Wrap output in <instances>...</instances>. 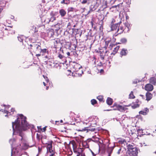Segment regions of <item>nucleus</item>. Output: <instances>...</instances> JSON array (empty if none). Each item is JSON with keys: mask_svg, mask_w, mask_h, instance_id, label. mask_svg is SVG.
<instances>
[{"mask_svg": "<svg viewBox=\"0 0 156 156\" xmlns=\"http://www.w3.org/2000/svg\"><path fill=\"white\" fill-rule=\"evenodd\" d=\"M14 125H16V131H17V133H19V136L21 137V140L22 141L23 138L21 132L23 130H26V127L28 126V124L26 121V117L22 114H20L19 117L17 118L16 120L14 122H12V126L14 133L15 130Z\"/></svg>", "mask_w": 156, "mask_h": 156, "instance_id": "obj_1", "label": "nucleus"}, {"mask_svg": "<svg viewBox=\"0 0 156 156\" xmlns=\"http://www.w3.org/2000/svg\"><path fill=\"white\" fill-rule=\"evenodd\" d=\"M53 141L51 140L49 141L48 143L45 142L44 144H46L47 153L46 156H55V151L54 149H53L52 144Z\"/></svg>", "mask_w": 156, "mask_h": 156, "instance_id": "obj_2", "label": "nucleus"}, {"mask_svg": "<svg viewBox=\"0 0 156 156\" xmlns=\"http://www.w3.org/2000/svg\"><path fill=\"white\" fill-rule=\"evenodd\" d=\"M41 44L40 43L39 44L36 43H32L29 46H30V49L32 50L33 52L35 53H38L40 52L41 48Z\"/></svg>", "mask_w": 156, "mask_h": 156, "instance_id": "obj_3", "label": "nucleus"}, {"mask_svg": "<svg viewBox=\"0 0 156 156\" xmlns=\"http://www.w3.org/2000/svg\"><path fill=\"white\" fill-rule=\"evenodd\" d=\"M73 146V151L76 154H81L83 153L84 149L83 148L77 147L76 143L74 141L72 142L71 144Z\"/></svg>", "mask_w": 156, "mask_h": 156, "instance_id": "obj_4", "label": "nucleus"}, {"mask_svg": "<svg viewBox=\"0 0 156 156\" xmlns=\"http://www.w3.org/2000/svg\"><path fill=\"white\" fill-rule=\"evenodd\" d=\"M87 124L86 123H84L83 122H80L77 126L79 128L76 129L79 131H82L86 130V128L88 127V126H86Z\"/></svg>", "mask_w": 156, "mask_h": 156, "instance_id": "obj_5", "label": "nucleus"}, {"mask_svg": "<svg viewBox=\"0 0 156 156\" xmlns=\"http://www.w3.org/2000/svg\"><path fill=\"white\" fill-rule=\"evenodd\" d=\"M97 52L99 53L100 54L99 55L101 57V58L103 60L104 59V58L105 56H108V54H107V53H109V51L107 50H105V51H104L102 49H101L100 51H98Z\"/></svg>", "mask_w": 156, "mask_h": 156, "instance_id": "obj_6", "label": "nucleus"}, {"mask_svg": "<svg viewBox=\"0 0 156 156\" xmlns=\"http://www.w3.org/2000/svg\"><path fill=\"white\" fill-rule=\"evenodd\" d=\"M128 106L124 105L122 106L118 104V105L117 106V110L121 112H124L125 111L128 109L126 108Z\"/></svg>", "mask_w": 156, "mask_h": 156, "instance_id": "obj_7", "label": "nucleus"}, {"mask_svg": "<svg viewBox=\"0 0 156 156\" xmlns=\"http://www.w3.org/2000/svg\"><path fill=\"white\" fill-rule=\"evenodd\" d=\"M129 155L130 156H137L138 151L136 148H133L130 150Z\"/></svg>", "mask_w": 156, "mask_h": 156, "instance_id": "obj_8", "label": "nucleus"}, {"mask_svg": "<svg viewBox=\"0 0 156 156\" xmlns=\"http://www.w3.org/2000/svg\"><path fill=\"white\" fill-rule=\"evenodd\" d=\"M52 42L54 44L53 48H57L58 45L60 43V40L58 38L52 40Z\"/></svg>", "mask_w": 156, "mask_h": 156, "instance_id": "obj_9", "label": "nucleus"}, {"mask_svg": "<svg viewBox=\"0 0 156 156\" xmlns=\"http://www.w3.org/2000/svg\"><path fill=\"white\" fill-rule=\"evenodd\" d=\"M153 89V86L150 83L147 84L145 86V89L147 91H151Z\"/></svg>", "mask_w": 156, "mask_h": 156, "instance_id": "obj_10", "label": "nucleus"}, {"mask_svg": "<svg viewBox=\"0 0 156 156\" xmlns=\"http://www.w3.org/2000/svg\"><path fill=\"white\" fill-rule=\"evenodd\" d=\"M115 147V145L112 146H110V144L108 145L107 150V152L108 153L109 156H110L111 155L114 149V148Z\"/></svg>", "mask_w": 156, "mask_h": 156, "instance_id": "obj_11", "label": "nucleus"}, {"mask_svg": "<svg viewBox=\"0 0 156 156\" xmlns=\"http://www.w3.org/2000/svg\"><path fill=\"white\" fill-rule=\"evenodd\" d=\"M0 111H2V112H3V111H4V112L5 113H6V115H5V116H8V115L9 113L11 115H12L13 114L14 112L16 113V111L14 108H12L11 109V112H9L8 111L3 109H1Z\"/></svg>", "mask_w": 156, "mask_h": 156, "instance_id": "obj_12", "label": "nucleus"}, {"mask_svg": "<svg viewBox=\"0 0 156 156\" xmlns=\"http://www.w3.org/2000/svg\"><path fill=\"white\" fill-rule=\"evenodd\" d=\"M126 29V28L125 27L124 28V27L123 26H119L118 27V28L117 29V34L115 35L116 36L117 35L119 34H120L122 33L123 31H124Z\"/></svg>", "mask_w": 156, "mask_h": 156, "instance_id": "obj_13", "label": "nucleus"}, {"mask_svg": "<svg viewBox=\"0 0 156 156\" xmlns=\"http://www.w3.org/2000/svg\"><path fill=\"white\" fill-rule=\"evenodd\" d=\"M47 33L48 36L50 37H53L55 34L54 30L52 29H49L48 30Z\"/></svg>", "mask_w": 156, "mask_h": 156, "instance_id": "obj_14", "label": "nucleus"}, {"mask_svg": "<svg viewBox=\"0 0 156 156\" xmlns=\"http://www.w3.org/2000/svg\"><path fill=\"white\" fill-rule=\"evenodd\" d=\"M105 41V45L103 48L105 49V50H107V48L108 46V44L112 42L111 40L110 39H107Z\"/></svg>", "mask_w": 156, "mask_h": 156, "instance_id": "obj_15", "label": "nucleus"}, {"mask_svg": "<svg viewBox=\"0 0 156 156\" xmlns=\"http://www.w3.org/2000/svg\"><path fill=\"white\" fill-rule=\"evenodd\" d=\"M120 23H117L115 24H111V30L112 31H113L116 30L119 26Z\"/></svg>", "mask_w": 156, "mask_h": 156, "instance_id": "obj_16", "label": "nucleus"}, {"mask_svg": "<svg viewBox=\"0 0 156 156\" xmlns=\"http://www.w3.org/2000/svg\"><path fill=\"white\" fill-rule=\"evenodd\" d=\"M36 136H37V139L38 141H40V140H41L42 143L43 144H45V142L43 140V136L42 135L39 134L38 133L37 134Z\"/></svg>", "mask_w": 156, "mask_h": 156, "instance_id": "obj_17", "label": "nucleus"}, {"mask_svg": "<svg viewBox=\"0 0 156 156\" xmlns=\"http://www.w3.org/2000/svg\"><path fill=\"white\" fill-rule=\"evenodd\" d=\"M149 111V109L147 108H146L144 110L140 111L139 112V113L140 114L146 115L148 113Z\"/></svg>", "mask_w": 156, "mask_h": 156, "instance_id": "obj_18", "label": "nucleus"}, {"mask_svg": "<svg viewBox=\"0 0 156 156\" xmlns=\"http://www.w3.org/2000/svg\"><path fill=\"white\" fill-rule=\"evenodd\" d=\"M128 52V51L126 49L123 48L122 49L120 53V55L121 56H126L127 55Z\"/></svg>", "mask_w": 156, "mask_h": 156, "instance_id": "obj_19", "label": "nucleus"}, {"mask_svg": "<svg viewBox=\"0 0 156 156\" xmlns=\"http://www.w3.org/2000/svg\"><path fill=\"white\" fill-rule=\"evenodd\" d=\"M120 48L119 46H116L114 48L111 54V55H115L117 52Z\"/></svg>", "mask_w": 156, "mask_h": 156, "instance_id": "obj_20", "label": "nucleus"}, {"mask_svg": "<svg viewBox=\"0 0 156 156\" xmlns=\"http://www.w3.org/2000/svg\"><path fill=\"white\" fill-rule=\"evenodd\" d=\"M152 96L151 93L147 92L146 94V100L147 101L150 100L152 98Z\"/></svg>", "mask_w": 156, "mask_h": 156, "instance_id": "obj_21", "label": "nucleus"}, {"mask_svg": "<svg viewBox=\"0 0 156 156\" xmlns=\"http://www.w3.org/2000/svg\"><path fill=\"white\" fill-rule=\"evenodd\" d=\"M150 83L156 85V78L154 77H151L149 80Z\"/></svg>", "mask_w": 156, "mask_h": 156, "instance_id": "obj_22", "label": "nucleus"}, {"mask_svg": "<svg viewBox=\"0 0 156 156\" xmlns=\"http://www.w3.org/2000/svg\"><path fill=\"white\" fill-rule=\"evenodd\" d=\"M149 141V139L147 138H146L144 139V140L143 141H142L141 143L140 144V146L142 147L143 146H147V144H146L145 142L146 143L147 142Z\"/></svg>", "mask_w": 156, "mask_h": 156, "instance_id": "obj_23", "label": "nucleus"}, {"mask_svg": "<svg viewBox=\"0 0 156 156\" xmlns=\"http://www.w3.org/2000/svg\"><path fill=\"white\" fill-rule=\"evenodd\" d=\"M59 13L62 17H64L66 15V12L63 9H61L59 10Z\"/></svg>", "mask_w": 156, "mask_h": 156, "instance_id": "obj_24", "label": "nucleus"}, {"mask_svg": "<svg viewBox=\"0 0 156 156\" xmlns=\"http://www.w3.org/2000/svg\"><path fill=\"white\" fill-rule=\"evenodd\" d=\"M48 50L46 48H44L43 49H41V48L40 49V52L39 53H41L42 55H44L45 53H48Z\"/></svg>", "mask_w": 156, "mask_h": 156, "instance_id": "obj_25", "label": "nucleus"}, {"mask_svg": "<svg viewBox=\"0 0 156 156\" xmlns=\"http://www.w3.org/2000/svg\"><path fill=\"white\" fill-rule=\"evenodd\" d=\"M34 29L35 30L34 32V33L33 34V36L34 37V39H37L38 36V34L37 33V30L36 31V27H35Z\"/></svg>", "mask_w": 156, "mask_h": 156, "instance_id": "obj_26", "label": "nucleus"}, {"mask_svg": "<svg viewBox=\"0 0 156 156\" xmlns=\"http://www.w3.org/2000/svg\"><path fill=\"white\" fill-rule=\"evenodd\" d=\"M113 103V100L112 98H110L108 97L107 98V99L106 100V103L107 104L110 105L112 104Z\"/></svg>", "mask_w": 156, "mask_h": 156, "instance_id": "obj_27", "label": "nucleus"}, {"mask_svg": "<svg viewBox=\"0 0 156 156\" xmlns=\"http://www.w3.org/2000/svg\"><path fill=\"white\" fill-rule=\"evenodd\" d=\"M81 66L78 64H76L73 66V68L76 71H78V70L81 68Z\"/></svg>", "mask_w": 156, "mask_h": 156, "instance_id": "obj_28", "label": "nucleus"}, {"mask_svg": "<svg viewBox=\"0 0 156 156\" xmlns=\"http://www.w3.org/2000/svg\"><path fill=\"white\" fill-rule=\"evenodd\" d=\"M70 3V0H62L61 2V3L62 4H65L68 5Z\"/></svg>", "mask_w": 156, "mask_h": 156, "instance_id": "obj_29", "label": "nucleus"}, {"mask_svg": "<svg viewBox=\"0 0 156 156\" xmlns=\"http://www.w3.org/2000/svg\"><path fill=\"white\" fill-rule=\"evenodd\" d=\"M97 98L99 101L100 102H104V100L103 97L102 96L99 95L98 96Z\"/></svg>", "mask_w": 156, "mask_h": 156, "instance_id": "obj_30", "label": "nucleus"}, {"mask_svg": "<svg viewBox=\"0 0 156 156\" xmlns=\"http://www.w3.org/2000/svg\"><path fill=\"white\" fill-rule=\"evenodd\" d=\"M94 7V5H91L90 7V10H89V11H88V12L87 13V14H86V15H87L90 13V12H93V11H94L95 10V9H93Z\"/></svg>", "mask_w": 156, "mask_h": 156, "instance_id": "obj_31", "label": "nucleus"}, {"mask_svg": "<svg viewBox=\"0 0 156 156\" xmlns=\"http://www.w3.org/2000/svg\"><path fill=\"white\" fill-rule=\"evenodd\" d=\"M118 105V104H117L116 103H114L113 105L112 106H111V107L112 108H113V109H112V110H117V106Z\"/></svg>", "mask_w": 156, "mask_h": 156, "instance_id": "obj_32", "label": "nucleus"}, {"mask_svg": "<svg viewBox=\"0 0 156 156\" xmlns=\"http://www.w3.org/2000/svg\"><path fill=\"white\" fill-rule=\"evenodd\" d=\"M116 44H113L112 43V42L110 43L109 46L108 47V48L109 50H112V48L114 47H115V45H117V43H116Z\"/></svg>", "mask_w": 156, "mask_h": 156, "instance_id": "obj_33", "label": "nucleus"}, {"mask_svg": "<svg viewBox=\"0 0 156 156\" xmlns=\"http://www.w3.org/2000/svg\"><path fill=\"white\" fill-rule=\"evenodd\" d=\"M127 39L126 38H122L120 40V42L121 43H118L117 44H120L121 43H125L127 42Z\"/></svg>", "mask_w": 156, "mask_h": 156, "instance_id": "obj_34", "label": "nucleus"}, {"mask_svg": "<svg viewBox=\"0 0 156 156\" xmlns=\"http://www.w3.org/2000/svg\"><path fill=\"white\" fill-rule=\"evenodd\" d=\"M52 27H55L56 29L55 30H58L60 29L59 24L58 23H57L54 26L52 25Z\"/></svg>", "mask_w": 156, "mask_h": 156, "instance_id": "obj_35", "label": "nucleus"}, {"mask_svg": "<svg viewBox=\"0 0 156 156\" xmlns=\"http://www.w3.org/2000/svg\"><path fill=\"white\" fill-rule=\"evenodd\" d=\"M140 106V105L137 103H134L133 105L132 106V107L133 109L136 108H137L139 107Z\"/></svg>", "mask_w": 156, "mask_h": 156, "instance_id": "obj_36", "label": "nucleus"}, {"mask_svg": "<svg viewBox=\"0 0 156 156\" xmlns=\"http://www.w3.org/2000/svg\"><path fill=\"white\" fill-rule=\"evenodd\" d=\"M135 98V96L133 94V91H131L129 94V98L130 99H134Z\"/></svg>", "mask_w": 156, "mask_h": 156, "instance_id": "obj_37", "label": "nucleus"}, {"mask_svg": "<svg viewBox=\"0 0 156 156\" xmlns=\"http://www.w3.org/2000/svg\"><path fill=\"white\" fill-rule=\"evenodd\" d=\"M56 20V17L53 16H52L49 20V22L48 23L50 22H53V21Z\"/></svg>", "mask_w": 156, "mask_h": 156, "instance_id": "obj_38", "label": "nucleus"}, {"mask_svg": "<svg viewBox=\"0 0 156 156\" xmlns=\"http://www.w3.org/2000/svg\"><path fill=\"white\" fill-rule=\"evenodd\" d=\"M91 104L93 105L96 104L97 103V101L95 99H93L91 100Z\"/></svg>", "mask_w": 156, "mask_h": 156, "instance_id": "obj_39", "label": "nucleus"}, {"mask_svg": "<svg viewBox=\"0 0 156 156\" xmlns=\"http://www.w3.org/2000/svg\"><path fill=\"white\" fill-rule=\"evenodd\" d=\"M23 36H20L18 37V38L19 41L20 42H23Z\"/></svg>", "mask_w": 156, "mask_h": 156, "instance_id": "obj_40", "label": "nucleus"}, {"mask_svg": "<svg viewBox=\"0 0 156 156\" xmlns=\"http://www.w3.org/2000/svg\"><path fill=\"white\" fill-rule=\"evenodd\" d=\"M125 26L126 27H127V31H129V25L128 24V23H125Z\"/></svg>", "mask_w": 156, "mask_h": 156, "instance_id": "obj_41", "label": "nucleus"}, {"mask_svg": "<svg viewBox=\"0 0 156 156\" xmlns=\"http://www.w3.org/2000/svg\"><path fill=\"white\" fill-rule=\"evenodd\" d=\"M115 20L113 18L112 19L111 22V24H114V23H115Z\"/></svg>", "mask_w": 156, "mask_h": 156, "instance_id": "obj_42", "label": "nucleus"}, {"mask_svg": "<svg viewBox=\"0 0 156 156\" xmlns=\"http://www.w3.org/2000/svg\"><path fill=\"white\" fill-rule=\"evenodd\" d=\"M87 2V0H83V1L81 2V3L82 4H85Z\"/></svg>", "mask_w": 156, "mask_h": 156, "instance_id": "obj_43", "label": "nucleus"}, {"mask_svg": "<svg viewBox=\"0 0 156 156\" xmlns=\"http://www.w3.org/2000/svg\"><path fill=\"white\" fill-rule=\"evenodd\" d=\"M76 156H85V154L82 153L81 154H77Z\"/></svg>", "mask_w": 156, "mask_h": 156, "instance_id": "obj_44", "label": "nucleus"}, {"mask_svg": "<svg viewBox=\"0 0 156 156\" xmlns=\"http://www.w3.org/2000/svg\"><path fill=\"white\" fill-rule=\"evenodd\" d=\"M58 57L60 59H62L63 58V56L61 54H59L58 55Z\"/></svg>", "mask_w": 156, "mask_h": 156, "instance_id": "obj_45", "label": "nucleus"}, {"mask_svg": "<svg viewBox=\"0 0 156 156\" xmlns=\"http://www.w3.org/2000/svg\"><path fill=\"white\" fill-rule=\"evenodd\" d=\"M47 127V126H45L44 127L43 129H41V130L43 131V132H45L46 130V127Z\"/></svg>", "mask_w": 156, "mask_h": 156, "instance_id": "obj_46", "label": "nucleus"}, {"mask_svg": "<svg viewBox=\"0 0 156 156\" xmlns=\"http://www.w3.org/2000/svg\"><path fill=\"white\" fill-rule=\"evenodd\" d=\"M43 76L46 79V81L47 82H49V80H48V79L47 77H46V79H45V76L44 75H43Z\"/></svg>", "mask_w": 156, "mask_h": 156, "instance_id": "obj_47", "label": "nucleus"}, {"mask_svg": "<svg viewBox=\"0 0 156 156\" xmlns=\"http://www.w3.org/2000/svg\"><path fill=\"white\" fill-rule=\"evenodd\" d=\"M41 55V53H39V54H36V55L37 56V57H38V56H40Z\"/></svg>", "mask_w": 156, "mask_h": 156, "instance_id": "obj_48", "label": "nucleus"}, {"mask_svg": "<svg viewBox=\"0 0 156 156\" xmlns=\"http://www.w3.org/2000/svg\"><path fill=\"white\" fill-rule=\"evenodd\" d=\"M119 6V5H114V6H112V8H116L117 6Z\"/></svg>", "mask_w": 156, "mask_h": 156, "instance_id": "obj_49", "label": "nucleus"}, {"mask_svg": "<svg viewBox=\"0 0 156 156\" xmlns=\"http://www.w3.org/2000/svg\"><path fill=\"white\" fill-rule=\"evenodd\" d=\"M121 151V149H119L118 150V151L117 152V153H118V154H120V152Z\"/></svg>", "mask_w": 156, "mask_h": 156, "instance_id": "obj_50", "label": "nucleus"}, {"mask_svg": "<svg viewBox=\"0 0 156 156\" xmlns=\"http://www.w3.org/2000/svg\"><path fill=\"white\" fill-rule=\"evenodd\" d=\"M104 72V70L103 69H101L100 70V73H102V72Z\"/></svg>", "mask_w": 156, "mask_h": 156, "instance_id": "obj_51", "label": "nucleus"}, {"mask_svg": "<svg viewBox=\"0 0 156 156\" xmlns=\"http://www.w3.org/2000/svg\"><path fill=\"white\" fill-rule=\"evenodd\" d=\"M70 25H71V23H69L67 25V26L69 27V26H70Z\"/></svg>", "mask_w": 156, "mask_h": 156, "instance_id": "obj_52", "label": "nucleus"}, {"mask_svg": "<svg viewBox=\"0 0 156 156\" xmlns=\"http://www.w3.org/2000/svg\"><path fill=\"white\" fill-rule=\"evenodd\" d=\"M139 101L138 100V99H137L136 100V103H137L138 104V103H139Z\"/></svg>", "mask_w": 156, "mask_h": 156, "instance_id": "obj_53", "label": "nucleus"}, {"mask_svg": "<svg viewBox=\"0 0 156 156\" xmlns=\"http://www.w3.org/2000/svg\"><path fill=\"white\" fill-rule=\"evenodd\" d=\"M67 55L68 56H69L70 55V53L69 52H68L67 53Z\"/></svg>", "mask_w": 156, "mask_h": 156, "instance_id": "obj_54", "label": "nucleus"}, {"mask_svg": "<svg viewBox=\"0 0 156 156\" xmlns=\"http://www.w3.org/2000/svg\"><path fill=\"white\" fill-rule=\"evenodd\" d=\"M43 84L44 85V86H46V83H45L44 82H43Z\"/></svg>", "mask_w": 156, "mask_h": 156, "instance_id": "obj_55", "label": "nucleus"}, {"mask_svg": "<svg viewBox=\"0 0 156 156\" xmlns=\"http://www.w3.org/2000/svg\"><path fill=\"white\" fill-rule=\"evenodd\" d=\"M83 12L86 9L85 8H83L82 9Z\"/></svg>", "mask_w": 156, "mask_h": 156, "instance_id": "obj_56", "label": "nucleus"}, {"mask_svg": "<svg viewBox=\"0 0 156 156\" xmlns=\"http://www.w3.org/2000/svg\"><path fill=\"white\" fill-rule=\"evenodd\" d=\"M60 122L61 123H63V121L62 120H60Z\"/></svg>", "mask_w": 156, "mask_h": 156, "instance_id": "obj_57", "label": "nucleus"}, {"mask_svg": "<svg viewBox=\"0 0 156 156\" xmlns=\"http://www.w3.org/2000/svg\"><path fill=\"white\" fill-rule=\"evenodd\" d=\"M122 143H123L124 142H126V141L125 140H123L122 141Z\"/></svg>", "mask_w": 156, "mask_h": 156, "instance_id": "obj_58", "label": "nucleus"}, {"mask_svg": "<svg viewBox=\"0 0 156 156\" xmlns=\"http://www.w3.org/2000/svg\"><path fill=\"white\" fill-rule=\"evenodd\" d=\"M111 110H112V109H108V110H106V111H111Z\"/></svg>", "mask_w": 156, "mask_h": 156, "instance_id": "obj_59", "label": "nucleus"}, {"mask_svg": "<svg viewBox=\"0 0 156 156\" xmlns=\"http://www.w3.org/2000/svg\"><path fill=\"white\" fill-rule=\"evenodd\" d=\"M93 58H94V59L95 60V59H95V58L94 57H93ZM94 63H95V61H94Z\"/></svg>", "mask_w": 156, "mask_h": 156, "instance_id": "obj_60", "label": "nucleus"}, {"mask_svg": "<svg viewBox=\"0 0 156 156\" xmlns=\"http://www.w3.org/2000/svg\"><path fill=\"white\" fill-rule=\"evenodd\" d=\"M49 88V87H46V90H48V88Z\"/></svg>", "mask_w": 156, "mask_h": 156, "instance_id": "obj_61", "label": "nucleus"}, {"mask_svg": "<svg viewBox=\"0 0 156 156\" xmlns=\"http://www.w3.org/2000/svg\"><path fill=\"white\" fill-rule=\"evenodd\" d=\"M133 83H137V82H135L134 81L133 82Z\"/></svg>", "mask_w": 156, "mask_h": 156, "instance_id": "obj_62", "label": "nucleus"}, {"mask_svg": "<svg viewBox=\"0 0 156 156\" xmlns=\"http://www.w3.org/2000/svg\"><path fill=\"white\" fill-rule=\"evenodd\" d=\"M76 29H73V30H76ZM76 30H78V29H76Z\"/></svg>", "mask_w": 156, "mask_h": 156, "instance_id": "obj_63", "label": "nucleus"}, {"mask_svg": "<svg viewBox=\"0 0 156 156\" xmlns=\"http://www.w3.org/2000/svg\"><path fill=\"white\" fill-rule=\"evenodd\" d=\"M55 122H56V123H57V122H59V121H55Z\"/></svg>", "mask_w": 156, "mask_h": 156, "instance_id": "obj_64", "label": "nucleus"}]
</instances>
